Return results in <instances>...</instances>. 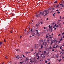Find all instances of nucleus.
<instances>
[{
    "instance_id": "obj_1",
    "label": "nucleus",
    "mask_w": 64,
    "mask_h": 64,
    "mask_svg": "<svg viewBox=\"0 0 64 64\" xmlns=\"http://www.w3.org/2000/svg\"><path fill=\"white\" fill-rule=\"evenodd\" d=\"M40 14H41L42 16H43L44 15V13H42V12H40V14H36V17H40V18L41 17L40 16H41V15H40Z\"/></svg>"
},
{
    "instance_id": "obj_2",
    "label": "nucleus",
    "mask_w": 64,
    "mask_h": 64,
    "mask_svg": "<svg viewBox=\"0 0 64 64\" xmlns=\"http://www.w3.org/2000/svg\"><path fill=\"white\" fill-rule=\"evenodd\" d=\"M48 10H44L42 12V13H44V14H46V13H47V12Z\"/></svg>"
},
{
    "instance_id": "obj_3",
    "label": "nucleus",
    "mask_w": 64,
    "mask_h": 64,
    "mask_svg": "<svg viewBox=\"0 0 64 64\" xmlns=\"http://www.w3.org/2000/svg\"><path fill=\"white\" fill-rule=\"evenodd\" d=\"M28 58H26V60L24 62H26V61H28Z\"/></svg>"
},
{
    "instance_id": "obj_4",
    "label": "nucleus",
    "mask_w": 64,
    "mask_h": 64,
    "mask_svg": "<svg viewBox=\"0 0 64 64\" xmlns=\"http://www.w3.org/2000/svg\"><path fill=\"white\" fill-rule=\"evenodd\" d=\"M19 58H20V56H16V58L18 59H19Z\"/></svg>"
},
{
    "instance_id": "obj_5",
    "label": "nucleus",
    "mask_w": 64,
    "mask_h": 64,
    "mask_svg": "<svg viewBox=\"0 0 64 64\" xmlns=\"http://www.w3.org/2000/svg\"><path fill=\"white\" fill-rule=\"evenodd\" d=\"M51 44H52V43H53V40H52L51 42Z\"/></svg>"
},
{
    "instance_id": "obj_6",
    "label": "nucleus",
    "mask_w": 64,
    "mask_h": 64,
    "mask_svg": "<svg viewBox=\"0 0 64 64\" xmlns=\"http://www.w3.org/2000/svg\"><path fill=\"white\" fill-rule=\"evenodd\" d=\"M3 44V42H0V45H2Z\"/></svg>"
},
{
    "instance_id": "obj_7",
    "label": "nucleus",
    "mask_w": 64,
    "mask_h": 64,
    "mask_svg": "<svg viewBox=\"0 0 64 64\" xmlns=\"http://www.w3.org/2000/svg\"><path fill=\"white\" fill-rule=\"evenodd\" d=\"M48 13H49V11L48 12L46 13V14H45V15L44 16H45V15H47L48 14Z\"/></svg>"
},
{
    "instance_id": "obj_8",
    "label": "nucleus",
    "mask_w": 64,
    "mask_h": 64,
    "mask_svg": "<svg viewBox=\"0 0 64 64\" xmlns=\"http://www.w3.org/2000/svg\"><path fill=\"white\" fill-rule=\"evenodd\" d=\"M52 10V7L49 8L48 10Z\"/></svg>"
},
{
    "instance_id": "obj_9",
    "label": "nucleus",
    "mask_w": 64,
    "mask_h": 64,
    "mask_svg": "<svg viewBox=\"0 0 64 64\" xmlns=\"http://www.w3.org/2000/svg\"><path fill=\"white\" fill-rule=\"evenodd\" d=\"M45 55V54L44 53L43 54H41V56H42V55Z\"/></svg>"
},
{
    "instance_id": "obj_10",
    "label": "nucleus",
    "mask_w": 64,
    "mask_h": 64,
    "mask_svg": "<svg viewBox=\"0 0 64 64\" xmlns=\"http://www.w3.org/2000/svg\"><path fill=\"white\" fill-rule=\"evenodd\" d=\"M43 46L42 45H41V48H40L41 49H42V48H43Z\"/></svg>"
},
{
    "instance_id": "obj_11",
    "label": "nucleus",
    "mask_w": 64,
    "mask_h": 64,
    "mask_svg": "<svg viewBox=\"0 0 64 64\" xmlns=\"http://www.w3.org/2000/svg\"><path fill=\"white\" fill-rule=\"evenodd\" d=\"M53 41H54V42H56V40H53Z\"/></svg>"
},
{
    "instance_id": "obj_12",
    "label": "nucleus",
    "mask_w": 64,
    "mask_h": 64,
    "mask_svg": "<svg viewBox=\"0 0 64 64\" xmlns=\"http://www.w3.org/2000/svg\"><path fill=\"white\" fill-rule=\"evenodd\" d=\"M54 8H52V11H53L54 10Z\"/></svg>"
},
{
    "instance_id": "obj_13",
    "label": "nucleus",
    "mask_w": 64,
    "mask_h": 64,
    "mask_svg": "<svg viewBox=\"0 0 64 64\" xmlns=\"http://www.w3.org/2000/svg\"><path fill=\"white\" fill-rule=\"evenodd\" d=\"M59 5H58L57 6H56V8H58V7H59Z\"/></svg>"
},
{
    "instance_id": "obj_14",
    "label": "nucleus",
    "mask_w": 64,
    "mask_h": 64,
    "mask_svg": "<svg viewBox=\"0 0 64 64\" xmlns=\"http://www.w3.org/2000/svg\"><path fill=\"white\" fill-rule=\"evenodd\" d=\"M30 52H26V54H28V53H30Z\"/></svg>"
},
{
    "instance_id": "obj_15",
    "label": "nucleus",
    "mask_w": 64,
    "mask_h": 64,
    "mask_svg": "<svg viewBox=\"0 0 64 64\" xmlns=\"http://www.w3.org/2000/svg\"><path fill=\"white\" fill-rule=\"evenodd\" d=\"M64 5H62V6H61V7L60 6V7H61V8L63 7H64Z\"/></svg>"
},
{
    "instance_id": "obj_16",
    "label": "nucleus",
    "mask_w": 64,
    "mask_h": 64,
    "mask_svg": "<svg viewBox=\"0 0 64 64\" xmlns=\"http://www.w3.org/2000/svg\"><path fill=\"white\" fill-rule=\"evenodd\" d=\"M51 49H52V48H51V46H50L49 49H50V50H51Z\"/></svg>"
},
{
    "instance_id": "obj_17",
    "label": "nucleus",
    "mask_w": 64,
    "mask_h": 64,
    "mask_svg": "<svg viewBox=\"0 0 64 64\" xmlns=\"http://www.w3.org/2000/svg\"><path fill=\"white\" fill-rule=\"evenodd\" d=\"M24 61L23 62H20V64H22V63H24Z\"/></svg>"
},
{
    "instance_id": "obj_18",
    "label": "nucleus",
    "mask_w": 64,
    "mask_h": 64,
    "mask_svg": "<svg viewBox=\"0 0 64 64\" xmlns=\"http://www.w3.org/2000/svg\"><path fill=\"white\" fill-rule=\"evenodd\" d=\"M54 11H52H52L51 12H50V13H52V12H54Z\"/></svg>"
},
{
    "instance_id": "obj_19",
    "label": "nucleus",
    "mask_w": 64,
    "mask_h": 64,
    "mask_svg": "<svg viewBox=\"0 0 64 64\" xmlns=\"http://www.w3.org/2000/svg\"><path fill=\"white\" fill-rule=\"evenodd\" d=\"M56 58H58V56L57 55H57L56 56Z\"/></svg>"
},
{
    "instance_id": "obj_20",
    "label": "nucleus",
    "mask_w": 64,
    "mask_h": 64,
    "mask_svg": "<svg viewBox=\"0 0 64 64\" xmlns=\"http://www.w3.org/2000/svg\"><path fill=\"white\" fill-rule=\"evenodd\" d=\"M5 58L6 59H8V58H7V56H6Z\"/></svg>"
},
{
    "instance_id": "obj_21",
    "label": "nucleus",
    "mask_w": 64,
    "mask_h": 64,
    "mask_svg": "<svg viewBox=\"0 0 64 64\" xmlns=\"http://www.w3.org/2000/svg\"><path fill=\"white\" fill-rule=\"evenodd\" d=\"M30 62H32V60H31V59H30Z\"/></svg>"
},
{
    "instance_id": "obj_22",
    "label": "nucleus",
    "mask_w": 64,
    "mask_h": 64,
    "mask_svg": "<svg viewBox=\"0 0 64 64\" xmlns=\"http://www.w3.org/2000/svg\"><path fill=\"white\" fill-rule=\"evenodd\" d=\"M52 26H51L50 27H49V28H52Z\"/></svg>"
},
{
    "instance_id": "obj_23",
    "label": "nucleus",
    "mask_w": 64,
    "mask_h": 64,
    "mask_svg": "<svg viewBox=\"0 0 64 64\" xmlns=\"http://www.w3.org/2000/svg\"><path fill=\"white\" fill-rule=\"evenodd\" d=\"M54 48H55V49H56V47H54V46L53 48H52V49H54Z\"/></svg>"
},
{
    "instance_id": "obj_24",
    "label": "nucleus",
    "mask_w": 64,
    "mask_h": 64,
    "mask_svg": "<svg viewBox=\"0 0 64 64\" xmlns=\"http://www.w3.org/2000/svg\"><path fill=\"white\" fill-rule=\"evenodd\" d=\"M61 59H60L58 61L59 62H60V61H61Z\"/></svg>"
},
{
    "instance_id": "obj_25",
    "label": "nucleus",
    "mask_w": 64,
    "mask_h": 64,
    "mask_svg": "<svg viewBox=\"0 0 64 64\" xmlns=\"http://www.w3.org/2000/svg\"><path fill=\"white\" fill-rule=\"evenodd\" d=\"M45 43V42H44L43 43V45H45V44H44Z\"/></svg>"
},
{
    "instance_id": "obj_26",
    "label": "nucleus",
    "mask_w": 64,
    "mask_h": 64,
    "mask_svg": "<svg viewBox=\"0 0 64 64\" xmlns=\"http://www.w3.org/2000/svg\"><path fill=\"white\" fill-rule=\"evenodd\" d=\"M62 46H61L60 47V49H62Z\"/></svg>"
},
{
    "instance_id": "obj_27",
    "label": "nucleus",
    "mask_w": 64,
    "mask_h": 64,
    "mask_svg": "<svg viewBox=\"0 0 64 64\" xmlns=\"http://www.w3.org/2000/svg\"><path fill=\"white\" fill-rule=\"evenodd\" d=\"M56 11H58V12H59L60 11L59 10H56Z\"/></svg>"
},
{
    "instance_id": "obj_28",
    "label": "nucleus",
    "mask_w": 64,
    "mask_h": 64,
    "mask_svg": "<svg viewBox=\"0 0 64 64\" xmlns=\"http://www.w3.org/2000/svg\"><path fill=\"white\" fill-rule=\"evenodd\" d=\"M57 3V1H55L54 2V3Z\"/></svg>"
},
{
    "instance_id": "obj_29",
    "label": "nucleus",
    "mask_w": 64,
    "mask_h": 64,
    "mask_svg": "<svg viewBox=\"0 0 64 64\" xmlns=\"http://www.w3.org/2000/svg\"><path fill=\"white\" fill-rule=\"evenodd\" d=\"M41 42H43L44 40H41Z\"/></svg>"
},
{
    "instance_id": "obj_30",
    "label": "nucleus",
    "mask_w": 64,
    "mask_h": 64,
    "mask_svg": "<svg viewBox=\"0 0 64 64\" xmlns=\"http://www.w3.org/2000/svg\"><path fill=\"white\" fill-rule=\"evenodd\" d=\"M64 33L63 32L62 34V35H64Z\"/></svg>"
},
{
    "instance_id": "obj_31",
    "label": "nucleus",
    "mask_w": 64,
    "mask_h": 64,
    "mask_svg": "<svg viewBox=\"0 0 64 64\" xmlns=\"http://www.w3.org/2000/svg\"><path fill=\"white\" fill-rule=\"evenodd\" d=\"M48 36H47V35H46V38H48Z\"/></svg>"
},
{
    "instance_id": "obj_32",
    "label": "nucleus",
    "mask_w": 64,
    "mask_h": 64,
    "mask_svg": "<svg viewBox=\"0 0 64 64\" xmlns=\"http://www.w3.org/2000/svg\"><path fill=\"white\" fill-rule=\"evenodd\" d=\"M54 51V50L53 49L52 50V52H53V51Z\"/></svg>"
},
{
    "instance_id": "obj_33",
    "label": "nucleus",
    "mask_w": 64,
    "mask_h": 64,
    "mask_svg": "<svg viewBox=\"0 0 64 64\" xmlns=\"http://www.w3.org/2000/svg\"><path fill=\"white\" fill-rule=\"evenodd\" d=\"M38 24H36V26H37H37H38Z\"/></svg>"
},
{
    "instance_id": "obj_34",
    "label": "nucleus",
    "mask_w": 64,
    "mask_h": 64,
    "mask_svg": "<svg viewBox=\"0 0 64 64\" xmlns=\"http://www.w3.org/2000/svg\"><path fill=\"white\" fill-rule=\"evenodd\" d=\"M52 16H54V17H55V15H54V14H52Z\"/></svg>"
},
{
    "instance_id": "obj_35",
    "label": "nucleus",
    "mask_w": 64,
    "mask_h": 64,
    "mask_svg": "<svg viewBox=\"0 0 64 64\" xmlns=\"http://www.w3.org/2000/svg\"><path fill=\"white\" fill-rule=\"evenodd\" d=\"M32 36H34V34H32Z\"/></svg>"
},
{
    "instance_id": "obj_36",
    "label": "nucleus",
    "mask_w": 64,
    "mask_h": 64,
    "mask_svg": "<svg viewBox=\"0 0 64 64\" xmlns=\"http://www.w3.org/2000/svg\"><path fill=\"white\" fill-rule=\"evenodd\" d=\"M21 37H22V36H20V39H21Z\"/></svg>"
},
{
    "instance_id": "obj_37",
    "label": "nucleus",
    "mask_w": 64,
    "mask_h": 64,
    "mask_svg": "<svg viewBox=\"0 0 64 64\" xmlns=\"http://www.w3.org/2000/svg\"><path fill=\"white\" fill-rule=\"evenodd\" d=\"M14 14H12V16H14Z\"/></svg>"
},
{
    "instance_id": "obj_38",
    "label": "nucleus",
    "mask_w": 64,
    "mask_h": 64,
    "mask_svg": "<svg viewBox=\"0 0 64 64\" xmlns=\"http://www.w3.org/2000/svg\"><path fill=\"white\" fill-rule=\"evenodd\" d=\"M62 39L61 38L60 40V41H62Z\"/></svg>"
},
{
    "instance_id": "obj_39",
    "label": "nucleus",
    "mask_w": 64,
    "mask_h": 64,
    "mask_svg": "<svg viewBox=\"0 0 64 64\" xmlns=\"http://www.w3.org/2000/svg\"><path fill=\"white\" fill-rule=\"evenodd\" d=\"M57 13L60 14V12H58Z\"/></svg>"
},
{
    "instance_id": "obj_40",
    "label": "nucleus",
    "mask_w": 64,
    "mask_h": 64,
    "mask_svg": "<svg viewBox=\"0 0 64 64\" xmlns=\"http://www.w3.org/2000/svg\"><path fill=\"white\" fill-rule=\"evenodd\" d=\"M62 51H64V50H63V49H62Z\"/></svg>"
},
{
    "instance_id": "obj_41",
    "label": "nucleus",
    "mask_w": 64,
    "mask_h": 64,
    "mask_svg": "<svg viewBox=\"0 0 64 64\" xmlns=\"http://www.w3.org/2000/svg\"><path fill=\"white\" fill-rule=\"evenodd\" d=\"M45 63H47V60H45Z\"/></svg>"
},
{
    "instance_id": "obj_42",
    "label": "nucleus",
    "mask_w": 64,
    "mask_h": 64,
    "mask_svg": "<svg viewBox=\"0 0 64 64\" xmlns=\"http://www.w3.org/2000/svg\"><path fill=\"white\" fill-rule=\"evenodd\" d=\"M32 30H33V29L32 28L31 30H30L31 31H32Z\"/></svg>"
},
{
    "instance_id": "obj_43",
    "label": "nucleus",
    "mask_w": 64,
    "mask_h": 64,
    "mask_svg": "<svg viewBox=\"0 0 64 64\" xmlns=\"http://www.w3.org/2000/svg\"><path fill=\"white\" fill-rule=\"evenodd\" d=\"M50 39H52V37H50Z\"/></svg>"
},
{
    "instance_id": "obj_44",
    "label": "nucleus",
    "mask_w": 64,
    "mask_h": 64,
    "mask_svg": "<svg viewBox=\"0 0 64 64\" xmlns=\"http://www.w3.org/2000/svg\"><path fill=\"white\" fill-rule=\"evenodd\" d=\"M10 32L11 33H12V31H10Z\"/></svg>"
},
{
    "instance_id": "obj_45",
    "label": "nucleus",
    "mask_w": 64,
    "mask_h": 64,
    "mask_svg": "<svg viewBox=\"0 0 64 64\" xmlns=\"http://www.w3.org/2000/svg\"><path fill=\"white\" fill-rule=\"evenodd\" d=\"M44 53H46V52L45 51H44Z\"/></svg>"
},
{
    "instance_id": "obj_46",
    "label": "nucleus",
    "mask_w": 64,
    "mask_h": 64,
    "mask_svg": "<svg viewBox=\"0 0 64 64\" xmlns=\"http://www.w3.org/2000/svg\"><path fill=\"white\" fill-rule=\"evenodd\" d=\"M49 52H48V53L47 54V55H48V54H49Z\"/></svg>"
},
{
    "instance_id": "obj_47",
    "label": "nucleus",
    "mask_w": 64,
    "mask_h": 64,
    "mask_svg": "<svg viewBox=\"0 0 64 64\" xmlns=\"http://www.w3.org/2000/svg\"><path fill=\"white\" fill-rule=\"evenodd\" d=\"M51 29H50V30H51V31H52V30H53V29L52 28H51Z\"/></svg>"
},
{
    "instance_id": "obj_48",
    "label": "nucleus",
    "mask_w": 64,
    "mask_h": 64,
    "mask_svg": "<svg viewBox=\"0 0 64 64\" xmlns=\"http://www.w3.org/2000/svg\"><path fill=\"white\" fill-rule=\"evenodd\" d=\"M4 42H6V40H5L4 39Z\"/></svg>"
},
{
    "instance_id": "obj_49",
    "label": "nucleus",
    "mask_w": 64,
    "mask_h": 64,
    "mask_svg": "<svg viewBox=\"0 0 64 64\" xmlns=\"http://www.w3.org/2000/svg\"><path fill=\"white\" fill-rule=\"evenodd\" d=\"M39 59V57L37 58V59Z\"/></svg>"
},
{
    "instance_id": "obj_50",
    "label": "nucleus",
    "mask_w": 64,
    "mask_h": 64,
    "mask_svg": "<svg viewBox=\"0 0 64 64\" xmlns=\"http://www.w3.org/2000/svg\"><path fill=\"white\" fill-rule=\"evenodd\" d=\"M30 38L32 37V36H30Z\"/></svg>"
},
{
    "instance_id": "obj_51",
    "label": "nucleus",
    "mask_w": 64,
    "mask_h": 64,
    "mask_svg": "<svg viewBox=\"0 0 64 64\" xmlns=\"http://www.w3.org/2000/svg\"><path fill=\"white\" fill-rule=\"evenodd\" d=\"M50 59H48L47 60H48V61H49V60H50Z\"/></svg>"
},
{
    "instance_id": "obj_52",
    "label": "nucleus",
    "mask_w": 64,
    "mask_h": 64,
    "mask_svg": "<svg viewBox=\"0 0 64 64\" xmlns=\"http://www.w3.org/2000/svg\"><path fill=\"white\" fill-rule=\"evenodd\" d=\"M61 16H60V19H61Z\"/></svg>"
},
{
    "instance_id": "obj_53",
    "label": "nucleus",
    "mask_w": 64,
    "mask_h": 64,
    "mask_svg": "<svg viewBox=\"0 0 64 64\" xmlns=\"http://www.w3.org/2000/svg\"><path fill=\"white\" fill-rule=\"evenodd\" d=\"M38 34V35H39V33H36V34Z\"/></svg>"
},
{
    "instance_id": "obj_54",
    "label": "nucleus",
    "mask_w": 64,
    "mask_h": 64,
    "mask_svg": "<svg viewBox=\"0 0 64 64\" xmlns=\"http://www.w3.org/2000/svg\"><path fill=\"white\" fill-rule=\"evenodd\" d=\"M56 26V24H55V25H54V26Z\"/></svg>"
},
{
    "instance_id": "obj_55",
    "label": "nucleus",
    "mask_w": 64,
    "mask_h": 64,
    "mask_svg": "<svg viewBox=\"0 0 64 64\" xmlns=\"http://www.w3.org/2000/svg\"><path fill=\"white\" fill-rule=\"evenodd\" d=\"M62 52H60V54H62Z\"/></svg>"
},
{
    "instance_id": "obj_56",
    "label": "nucleus",
    "mask_w": 64,
    "mask_h": 64,
    "mask_svg": "<svg viewBox=\"0 0 64 64\" xmlns=\"http://www.w3.org/2000/svg\"><path fill=\"white\" fill-rule=\"evenodd\" d=\"M44 28L45 29H46V28L45 27H44Z\"/></svg>"
},
{
    "instance_id": "obj_57",
    "label": "nucleus",
    "mask_w": 64,
    "mask_h": 64,
    "mask_svg": "<svg viewBox=\"0 0 64 64\" xmlns=\"http://www.w3.org/2000/svg\"><path fill=\"white\" fill-rule=\"evenodd\" d=\"M60 36V34H59L58 35V36Z\"/></svg>"
},
{
    "instance_id": "obj_58",
    "label": "nucleus",
    "mask_w": 64,
    "mask_h": 64,
    "mask_svg": "<svg viewBox=\"0 0 64 64\" xmlns=\"http://www.w3.org/2000/svg\"><path fill=\"white\" fill-rule=\"evenodd\" d=\"M62 5V4H60V5Z\"/></svg>"
},
{
    "instance_id": "obj_59",
    "label": "nucleus",
    "mask_w": 64,
    "mask_h": 64,
    "mask_svg": "<svg viewBox=\"0 0 64 64\" xmlns=\"http://www.w3.org/2000/svg\"><path fill=\"white\" fill-rule=\"evenodd\" d=\"M46 20H48V18H46Z\"/></svg>"
},
{
    "instance_id": "obj_60",
    "label": "nucleus",
    "mask_w": 64,
    "mask_h": 64,
    "mask_svg": "<svg viewBox=\"0 0 64 64\" xmlns=\"http://www.w3.org/2000/svg\"><path fill=\"white\" fill-rule=\"evenodd\" d=\"M56 28H55L54 30H56Z\"/></svg>"
},
{
    "instance_id": "obj_61",
    "label": "nucleus",
    "mask_w": 64,
    "mask_h": 64,
    "mask_svg": "<svg viewBox=\"0 0 64 64\" xmlns=\"http://www.w3.org/2000/svg\"><path fill=\"white\" fill-rule=\"evenodd\" d=\"M2 64H4V62H2Z\"/></svg>"
},
{
    "instance_id": "obj_62",
    "label": "nucleus",
    "mask_w": 64,
    "mask_h": 64,
    "mask_svg": "<svg viewBox=\"0 0 64 64\" xmlns=\"http://www.w3.org/2000/svg\"><path fill=\"white\" fill-rule=\"evenodd\" d=\"M16 51H18V50L17 49L16 50Z\"/></svg>"
},
{
    "instance_id": "obj_63",
    "label": "nucleus",
    "mask_w": 64,
    "mask_h": 64,
    "mask_svg": "<svg viewBox=\"0 0 64 64\" xmlns=\"http://www.w3.org/2000/svg\"><path fill=\"white\" fill-rule=\"evenodd\" d=\"M63 46H64V44H63Z\"/></svg>"
},
{
    "instance_id": "obj_64",
    "label": "nucleus",
    "mask_w": 64,
    "mask_h": 64,
    "mask_svg": "<svg viewBox=\"0 0 64 64\" xmlns=\"http://www.w3.org/2000/svg\"><path fill=\"white\" fill-rule=\"evenodd\" d=\"M22 56L23 57H24V56L23 54H22Z\"/></svg>"
}]
</instances>
